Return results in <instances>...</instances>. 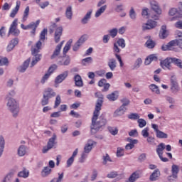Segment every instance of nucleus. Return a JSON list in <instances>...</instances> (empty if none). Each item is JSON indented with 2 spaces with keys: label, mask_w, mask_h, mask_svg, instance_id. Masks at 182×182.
<instances>
[{
  "label": "nucleus",
  "mask_w": 182,
  "mask_h": 182,
  "mask_svg": "<svg viewBox=\"0 0 182 182\" xmlns=\"http://www.w3.org/2000/svg\"><path fill=\"white\" fill-rule=\"evenodd\" d=\"M95 96L97 97L98 100H97L95 109L92 117L90 127L91 134H96L100 130H103L107 124V119H106V115H105V114H102L99 117L100 110H102V106L103 105V95L96 92Z\"/></svg>",
  "instance_id": "f257e3e1"
},
{
  "label": "nucleus",
  "mask_w": 182,
  "mask_h": 182,
  "mask_svg": "<svg viewBox=\"0 0 182 182\" xmlns=\"http://www.w3.org/2000/svg\"><path fill=\"white\" fill-rule=\"evenodd\" d=\"M46 36V28H44L40 34V40L36 43L34 46L31 48V53L33 55V58L30 64V68H33L41 59H42V55L38 54L41 49H42V42L45 41Z\"/></svg>",
  "instance_id": "f03ea898"
},
{
  "label": "nucleus",
  "mask_w": 182,
  "mask_h": 182,
  "mask_svg": "<svg viewBox=\"0 0 182 182\" xmlns=\"http://www.w3.org/2000/svg\"><path fill=\"white\" fill-rule=\"evenodd\" d=\"M7 100L6 106L8 110L11 112L14 117H18L19 114V102L14 98H10Z\"/></svg>",
  "instance_id": "7ed1b4c3"
},
{
  "label": "nucleus",
  "mask_w": 182,
  "mask_h": 182,
  "mask_svg": "<svg viewBox=\"0 0 182 182\" xmlns=\"http://www.w3.org/2000/svg\"><path fill=\"white\" fill-rule=\"evenodd\" d=\"M173 46H178L181 49H182V39H176L172 40L167 45H163L161 46L162 50H173L174 48Z\"/></svg>",
  "instance_id": "20e7f679"
},
{
  "label": "nucleus",
  "mask_w": 182,
  "mask_h": 182,
  "mask_svg": "<svg viewBox=\"0 0 182 182\" xmlns=\"http://www.w3.org/2000/svg\"><path fill=\"white\" fill-rule=\"evenodd\" d=\"M21 33L19 29H18V18L14 19L12 22L9 31V36L10 34L14 35V36H18Z\"/></svg>",
  "instance_id": "39448f33"
},
{
  "label": "nucleus",
  "mask_w": 182,
  "mask_h": 182,
  "mask_svg": "<svg viewBox=\"0 0 182 182\" xmlns=\"http://www.w3.org/2000/svg\"><path fill=\"white\" fill-rule=\"evenodd\" d=\"M171 90L173 95H176V93L180 91V87L178 86V82H177L176 75L171 77Z\"/></svg>",
  "instance_id": "423d86ee"
},
{
  "label": "nucleus",
  "mask_w": 182,
  "mask_h": 182,
  "mask_svg": "<svg viewBox=\"0 0 182 182\" xmlns=\"http://www.w3.org/2000/svg\"><path fill=\"white\" fill-rule=\"evenodd\" d=\"M166 149V145L164 143H161L157 146L156 153L160 159L164 163H167L168 159L163 157V151Z\"/></svg>",
  "instance_id": "0eeeda50"
},
{
  "label": "nucleus",
  "mask_w": 182,
  "mask_h": 182,
  "mask_svg": "<svg viewBox=\"0 0 182 182\" xmlns=\"http://www.w3.org/2000/svg\"><path fill=\"white\" fill-rule=\"evenodd\" d=\"M41 20H37L36 22L33 21L27 25V31L31 29V34L32 36H35V34L36 33V28L39 26Z\"/></svg>",
  "instance_id": "6e6552de"
},
{
  "label": "nucleus",
  "mask_w": 182,
  "mask_h": 182,
  "mask_svg": "<svg viewBox=\"0 0 182 182\" xmlns=\"http://www.w3.org/2000/svg\"><path fill=\"white\" fill-rule=\"evenodd\" d=\"M171 63H173V58H166L165 60L161 61L160 65L162 69L171 70Z\"/></svg>",
  "instance_id": "1a4fd4ad"
},
{
  "label": "nucleus",
  "mask_w": 182,
  "mask_h": 182,
  "mask_svg": "<svg viewBox=\"0 0 182 182\" xmlns=\"http://www.w3.org/2000/svg\"><path fill=\"white\" fill-rule=\"evenodd\" d=\"M178 171H180V169L178 168V166L174 165V164L172 165V167H171L172 175L168 176V181L171 182L174 181V179L177 178L178 177Z\"/></svg>",
  "instance_id": "9d476101"
},
{
  "label": "nucleus",
  "mask_w": 182,
  "mask_h": 182,
  "mask_svg": "<svg viewBox=\"0 0 182 182\" xmlns=\"http://www.w3.org/2000/svg\"><path fill=\"white\" fill-rule=\"evenodd\" d=\"M84 42H86V36H82L77 41L73 46V52H77L79 48L83 45Z\"/></svg>",
  "instance_id": "9b49d317"
},
{
  "label": "nucleus",
  "mask_w": 182,
  "mask_h": 182,
  "mask_svg": "<svg viewBox=\"0 0 182 182\" xmlns=\"http://www.w3.org/2000/svg\"><path fill=\"white\" fill-rule=\"evenodd\" d=\"M97 144V142L92 139H88L87 144L84 147V153L89 154L90 151H92V149H93V146H96Z\"/></svg>",
  "instance_id": "f8f14e48"
},
{
  "label": "nucleus",
  "mask_w": 182,
  "mask_h": 182,
  "mask_svg": "<svg viewBox=\"0 0 182 182\" xmlns=\"http://www.w3.org/2000/svg\"><path fill=\"white\" fill-rule=\"evenodd\" d=\"M157 26V22L154 21H149L147 23L142 26V31H149L154 29Z\"/></svg>",
  "instance_id": "ddd939ff"
},
{
  "label": "nucleus",
  "mask_w": 182,
  "mask_h": 182,
  "mask_svg": "<svg viewBox=\"0 0 182 182\" xmlns=\"http://www.w3.org/2000/svg\"><path fill=\"white\" fill-rule=\"evenodd\" d=\"M63 32V28L62 26L58 27L55 29V35H54V41L55 43H59L60 41V36H62V33Z\"/></svg>",
  "instance_id": "4468645a"
},
{
  "label": "nucleus",
  "mask_w": 182,
  "mask_h": 182,
  "mask_svg": "<svg viewBox=\"0 0 182 182\" xmlns=\"http://www.w3.org/2000/svg\"><path fill=\"white\" fill-rule=\"evenodd\" d=\"M69 75V71H65L63 73L58 75L55 79V83H62L63 80H65Z\"/></svg>",
  "instance_id": "2eb2a0df"
},
{
  "label": "nucleus",
  "mask_w": 182,
  "mask_h": 182,
  "mask_svg": "<svg viewBox=\"0 0 182 182\" xmlns=\"http://www.w3.org/2000/svg\"><path fill=\"white\" fill-rule=\"evenodd\" d=\"M98 86H100V87H104L103 90H102V92H107V90H109L110 88V84L107 83V80L105 78L101 79L98 82Z\"/></svg>",
  "instance_id": "dca6fc26"
},
{
  "label": "nucleus",
  "mask_w": 182,
  "mask_h": 182,
  "mask_svg": "<svg viewBox=\"0 0 182 182\" xmlns=\"http://www.w3.org/2000/svg\"><path fill=\"white\" fill-rule=\"evenodd\" d=\"M141 16L144 18L146 16H148L149 18H152V19H154L155 21H157L159 19L158 15H153L151 13H149V9L145 8L142 9L141 11Z\"/></svg>",
  "instance_id": "f3484780"
},
{
  "label": "nucleus",
  "mask_w": 182,
  "mask_h": 182,
  "mask_svg": "<svg viewBox=\"0 0 182 182\" xmlns=\"http://www.w3.org/2000/svg\"><path fill=\"white\" fill-rule=\"evenodd\" d=\"M55 144H56V134H53V136L48 141L46 151L53 149Z\"/></svg>",
  "instance_id": "a211bd4d"
},
{
  "label": "nucleus",
  "mask_w": 182,
  "mask_h": 182,
  "mask_svg": "<svg viewBox=\"0 0 182 182\" xmlns=\"http://www.w3.org/2000/svg\"><path fill=\"white\" fill-rule=\"evenodd\" d=\"M29 63H31V58H28L23 63V64L18 68V72L21 73H25V72H26V69L29 68Z\"/></svg>",
  "instance_id": "6ab92c4d"
},
{
  "label": "nucleus",
  "mask_w": 182,
  "mask_h": 182,
  "mask_svg": "<svg viewBox=\"0 0 182 182\" xmlns=\"http://www.w3.org/2000/svg\"><path fill=\"white\" fill-rule=\"evenodd\" d=\"M64 41H61L58 45H57L53 55H51V59H55V58L59 56V54L60 53V49H62V46H63Z\"/></svg>",
  "instance_id": "aec40b11"
},
{
  "label": "nucleus",
  "mask_w": 182,
  "mask_h": 182,
  "mask_svg": "<svg viewBox=\"0 0 182 182\" xmlns=\"http://www.w3.org/2000/svg\"><path fill=\"white\" fill-rule=\"evenodd\" d=\"M28 153V147L25 145H21L17 149V154L19 157H23Z\"/></svg>",
  "instance_id": "412c9836"
},
{
  "label": "nucleus",
  "mask_w": 182,
  "mask_h": 182,
  "mask_svg": "<svg viewBox=\"0 0 182 182\" xmlns=\"http://www.w3.org/2000/svg\"><path fill=\"white\" fill-rule=\"evenodd\" d=\"M151 7L152 11L157 15H161V9H160V6L159 4L156 2L151 3Z\"/></svg>",
  "instance_id": "4be33fe9"
},
{
  "label": "nucleus",
  "mask_w": 182,
  "mask_h": 182,
  "mask_svg": "<svg viewBox=\"0 0 182 182\" xmlns=\"http://www.w3.org/2000/svg\"><path fill=\"white\" fill-rule=\"evenodd\" d=\"M75 84L77 87H83V80H82V77L79 74H77L74 77Z\"/></svg>",
  "instance_id": "5701e85b"
},
{
  "label": "nucleus",
  "mask_w": 182,
  "mask_h": 182,
  "mask_svg": "<svg viewBox=\"0 0 182 182\" xmlns=\"http://www.w3.org/2000/svg\"><path fill=\"white\" fill-rule=\"evenodd\" d=\"M77 153H78V149H76L73 151L72 156L68 159L67 167H70L72 166V164H73V161H75V156H77Z\"/></svg>",
  "instance_id": "b1692460"
},
{
  "label": "nucleus",
  "mask_w": 182,
  "mask_h": 182,
  "mask_svg": "<svg viewBox=\"0 0 182 182\" xmlns=\"http://www.w3.org/2000/svg\"><path fill=\"white\" fill-rule=\"evenodd\" d=\"M159 36L161 39H166L167 36H168V34L167 33V26H162L161 31L159 32Z\"/></svg>",
  "instance_id": "393cba45"
},
{
  "label": "nucleus",
  "mask_w": 182,
  "mask_h": 182,
  "mask_svg": "<svg viewBox=\"0 0 182 182\" xmlns=\"http://www.w3.org/2000/svg\"><path fill=\"white\" fill-rule=\"evenodd\" d=\"M160 177V170H154L149 177L150 181H156Z\"/></svg>",
  "instance_id": "a878e982"
},
{
  "label": "nucleus",
  "mask_w": 182,
  "mask_h": 182,
  "mask_svg": "<svg viewBox=\"0 0 182 182\" xmlns=\"http://www.w3.org/2000/svg\"><path fill=\"white\" fill-rule=\"evenodd\" d=\"M140 174H141V173L139 171H136L132 173V174L129 178V182L136 181V180H137V178H140Z\"/></svg>",
  "instance_id": "bb28decb"
},
{
  "label": "nucleus",
  "mask_w": 182,
  "mask_h": 182,
  "mask_svg": "<svg viewBox=\"0 0 182 182\" xmlns=\"http://www.w3.org/2000/svg\"><path fill=\"white\" fill-rule=\"evenodd\" d=\"M117 91H114V92L107 95V99H108L109 102H115V100H117V99H119V95H117Z\"/></svg>",
  "instance_id": "cd10ccee"
},
{
  "label": "nucleus",
  "mask_w": 182,
  "mask_h": 182,
  "mask_svg": "<svg viewBox=\"0 0 182 182\" xmlns=\"http://www.w3.org/2000/svg\"><path fill=\"white\" fill-rule=\"evenodd\" d=\"M18 176L22 178H28L29 177V170L23 168L21 171L18 172Z\"/></svg>",
  "instance_id": "c85d7f7f"
},
{
  "label": "nucleus",
  "mask_w": 182,
  "mask_h": 182,
  "mask_svg": "<svg viewBox=\"0 0 182 182\" xmlns=\"http://www.w3.org/2000/svg\"><path fill=\"white\" fill-rule=\"evenodd\" d=\"M92 10L88 11L85 14L84 18H82L81 23H82V25H86V23H87V22H89V19H90V18H92Z\"/></svg>",
  "instance_id": "c756f323"
},
{
  "label": "nucleus",
  "mask_w": 182,
  "mask_h": 182,
  "mask_svg": "<svg viewBox=\"0 0 182 182\" xmlns=\"http://www.w3.org/2000/svg\"><path fill=\"white\" fill-rule=\"evenodd\" d=\"M20 6H21V1H17L16 7L11 11L10 14L11 18H15L16 14H18V11H19Z\"/></svg>",
  "instance_id": "7c9ffc66"
},
{
  "label": "nucleus",
  "mask_w": 182,
  "mask_h": 182,
  "mask_svg": "<svg viewBox=\"0 0 182 182\" xmlns=\"http://www.w3.org/2000/svg\"><path fill=\"white\" fill-rule=\"evenodd\" d=\"M73 42V39H70L66 43L65 47L63 48V55H66V53H68V52H69V50L70 49V46H72Z\"/></svg>",
  "instance_id": "2f4dec72"
},
{
  "label": "nucleus",
  "mask_w": 182,
  "mask_h": 182,
  "mask_svg": "<svg viewBox=\"0 0 182 182\" xmlns=\"http://www.w3.org/2000/svg\"><path fill=\"white\" fill-rule=\"evenodd\" d=\"M5 150V139L4 137H0V158L4 155Z\"/></svg>",
  "instance_id": "473e14b6"
},
{
  "label": "nucleus",
  "mask_w": 182,
  "mask_h": 182,
  "mask_svg": "<svg viewBox=\"0 0 182 182\" xmlns=\"http://www.w3.org/2000/svg\"><path fill=\"white\" fill-rule=\"evenodd\" d=\"M65 16L69 21H72V17L73 16V11H72V6H68L65 11Z\"/></svg>",
  "instance_id": "72a5a7b5"
},
{
  "label": "nucleus",
  "mask_w": 182,
  "mask_h": 182,
  "mask_svg": "<svg viewBox=\"0 0 182 182\" xmlns=\"http://www.w3.org/2000/svg\"><path fill=\"white\" fill-rule=\"evenodd\" d=\"M116 65H117L116 59L111 58L109 60L108 66H109L110 70H112V71L114 70V69H116V66H117Z\"/></svg>",
  "instance_id": "f704fd0d"
},
{
  "label": "nucleus",
  "mask_w": 182,
  "mask_h": 182,
  "mask_svg": "<svg viewBox=\"0 0 182 182\" xmlns=\"http://www.w3.org/2000/svg\"><path fill=\"white\" fill-rule=\"evenodd\" d=\"M143 63V60H141V58H138L133 67H132V70H136V69H139V68H140V66H141V64Z\"/></svg>",
  "instance_id": "c9c22d12"
},
{
  "label": "nucleus",
  "mask_w": 182,
  "mask_h": 182,
  "mask_svg": "<svg viewBox=\"0 0 182 182\" xmlns=\"http://www.w3.org/2000/svg\"><path fill=\"white\" fill-rule=\"evenodd\" d=\"M56 69H58V65H56V64L52 65L48 70L46 73V79H48V77H49V76H50V75H52V73H53L54 70H56Z\"/></svg>",
  "instance_id": "e433bc0d"
},
{
  "label": "nucleus",
  "mask_w": 182,
  "mask_h": 182,
  "mask_svg": "<svg viewBox=\"0 0 182 182\" xmlns=\"http://www.w3.org/2000/svg\"><path fill=\"white\" fill-rule=\"evenodd\" d=\"M56 96V92L53 91L52 88H48L46 92V97L48 99H52V97H55Z\"/></svg>",
  "instance_id": "4c0bfd02"
},
{
  "label": "nucleus",
  "mask_w": 182,
  "mask_h": 182,
  "mask_svg": "<svg viewBox=\"0 0 182 182\" xmlns=\"http://www.w3.org/2000/svg\"><path fill=\"white\" fill-rule=\"evenodd\" d=\"M145 45L146 46V48H148V49H153V48H154V46H156V42L152 41L151 38H149L146 41Z\"/></svg>",
  "instance_id": "58836bf2"
},
{
  "label": "nucleus",
  "mask_w": 182,
  "mask_h": 182,
  "mask_svg": "<svg viewBox=\"0 0 182 182\" xmlns=\"http://www.w3.org/2000/svg\"><path fill=\"white\" fill-rule=\"evenodd\" d=\"M107 8V5H104L102 6H101L95 13V18H99V16H100V15H102L103 14V12H105V11H106V9Z\"/></svg>",
  "instance_id": "ea45409f"
},
{
  "label": "nucleus",
  "mask_w": 182,
  "mask_h": 182,
  "mask_svg": "<svg viewBox=\"0 0 182 182\" xmlns=\"http://www.w3.org/2000/svg\"><path fill=\"white\" fill-rule=\"evenodd\" d=\"M14 172H9L7 173L4 178L2 180L4 182H11L12 181V178H14Z\"/></svg>",
  "instance_id": "a19ab883"
},
{
  "label": "nucleus",
  "mask_w": 182,
  "mask_h": 182,
  "mask_svg": "<svg viewBox=\"0 0 182 182\" xmlns=\"http://www.w3.org/2000/svg\"><path fill=\"white\" fill-rule=\"evenodd\" d=\"M28 16H29V6H27L24 10L21 21L26 22L28 20Z\"/></svg>",
  "instance_id": "79ce46f5"
},
{
  "label": "nucleus",
  "mask_w": 182,
  "mask_h": 182,
  "mask_svg": "<svg viewBox=\"0 0 182 182\" xmlns=\"http://www.w3.org/2000/svg\"><path fill=\"white\" fill-rule=\"evenodd\" d=\"M172 63H174L179 69H182V60L181 59L173 58Z\"/></svg>",
  "instance_id": "37998d69"
},
{
  "label": "nucleus",
  "mask_w": 182,
  "mask_h": 182,
  "mask_svg": "<svg viewBox=\"0 0 182 182\" xmlns=\"http://www.w3.org/2000/svg\"><path fill=\"white\" fill-rule=\"evenodd\" d=\"M149 89L154 93H156V95H160V90L159 89V87L157 85L151 84V85H149Z\"/></svg>",
  "instance_id": "c03bdc74"
},
{
  "label": "nucleus",
  "mask_w": 182,
  "mask_h": 182,
  "mask_svg": "<svg viewBox=\"0 0 182 182\" xmlns=\"http://www.w3.org/2000/svg\"><path fill=\"white\" fill-rule=\"evenodd\" d=\"M156 137H158V139H167L168 135L164 133L163 131L159 130L156 132Z\"/></svg>",
  "instance_id": "a18cd8bd"
},
{
  "label": "nucleus",
  "mask_w": 182,
  "mask_h": 182,
  "mask_svg": "<svg viewBox=\"0 0 182 182\" xmlns=\"http://www.w3.org/2000/svg\"><path fill=\"white\" fill-rule=\"evenodd\" d=\"M92 62H93V58H92V57H88L82 60V65L86 66L87 65L92 63Z\"/></svg>",
  "instance_id": "49530a36"
},
{
  "label": "nucleus",
  "mask_w": 182,
  "mask_h": 182,
  "mask_svg": "<svg viewBox=\"0 0 182 182\" xmlns=\"http://www.w3.org/2000/svg\"><path fill=\"white\" fill-rule=\"evenodd\" d=\"M16 95L15 90H11L6 96V100H9V99H14V96Z\"/></svg>",
  "instance_id": "de8ad7c7"
},
{
  "label": "nucleus",
  "mask_w": 182,
  "mask_h": 182,
  "mask_svg": "<svg viewBox=\"0 0 182 182\" xmlns=\"http://www.w3.org/2000/svg\"><path fill=\"white\" fill-rule=\"evenodd\" d=\"M129 17L132 19V21H136V18H137V14H136L134 8L133 7H131L129 11Z\"/></svg>",
  "instance_id": "09e8293b"
},
{
  "label": "nucleus",
  "mask_w": 182,
  "mask_h": 182,
  "mask_svg": "<svg viewBox=\"0 0 182 182\" xmlns=\"http://www.w3.org/2000/svg\"><path fill=\"white\" fill-rule=\"evenodd\" d=\"M128 119H130L131 120H139L140 116L137 113H131L128 115Z\"/></svg>",
  "instance_id": "8fccbe9b"
},
{
  "label": "nucleus",
  "mask_w": 182,
  "mask_h": 182,
  "mask_svg": "<svg viewBox=\"0 0 182 182\" xmlns=\"http://www.w3.org/2000/svg\"><path fill=\"white\" fill-rule=\"evenodd\" d=\"M137 123L140 129H142V127H144L147 124V122H146V120L140 118L137 120Z\"/></svg>",
  "instance_id": "3c124183"
},
{
  "label": "nucleus",
  "mask_w": 182,
  "mask_h": 182,
  "mask_svg": "<svg viewBox=\"0 0 182 182\" xmlns=\"http://www.w3.org/2000/svg\"><path fill=\"white\" fill-rule=\"evenodd\" d=\"M62 100L60 99V95H57L55 101V105H54V109H57L58 107L60 105Z\"/></svg>",
  "instance_id": "603ef678"
},
{
  "label": "nucleus",
  "mask_w": 182,
  "mask_h": 182,
  "mask_svg": "<svg viewBox=\"0 0 182 182\" xmlns=\"http://www.w3.org/2000/svg\"><path fill=\"white\" fill-rule=\"evenodd\" d=\"M108 130H109V133H111V134H112V136H116V134H117V133H119V129H117V128H113L112 127H109Z\"/></svg>",
  "instance_id": "864d4df0"
},
{
  "label": "nucleus",
  "mask_w": 182,
  "mask_h": 182,
  "mask_svg": "<svg viewBox=\"0 0 182 182\" xmlns=\"http://www.w3.org/2000/svg\"><path fill=\"white\" fill-rule=\"evenodd\" d=\"M117 43L118 44L119 46L122 48V49L124 48H126V43L123 38H119Z\"/></svg>",
  "instance_id": "5fc2aeb1"
},
{
  "label": "nucleus",
  "mask_w": 182,
  "mask_h": 182,
  "mask_svg": "<svg viewBox=\"0 0 182 182\" xmlns=\"http://www.w3.org/2000/svg\"><path fill=\"white\" fill-rule=\"evenodd\" d=\"M107 161L112 162V159H110V156H109V154H106L105 156H103V164L106 165L107 164Z\"/></svg>",
  "instance_id": "6e6d98bb"
},
{
  "label": "nucleus",
  "mask_w": 182,
  "mask_h": 182,
  "mask_svg": "<svg viewBox=\"0 0 182 182\" xmlns=\"http://www.w3.org/2000/svg\"><path fill=\"white\" fill-rule=\"evenodd\" d=\"M109 33L112 38H116L117 36V28L109 30Z\"/></svg>",
  "instance_id": "4d7b16f0"
},
{
  "label": "nucleus",
  "mask_w": 182,
  "mask_h": 182,
  "mask_svg": "<svg viewBox=\"0 0 182 182\" xmlns=\"http://www.w3.org/2000/svg\"><path fill=\"white\" fill-rule=\"evenodd\" d=\"M149 127H146L145 129H144L142 131H141V135L143 136V137H144L145 139L149 137Z\"/></svg>",
  "instance_id": "13d9d810"
},
{
  "label": "nucleus",
  "mask_w": 182,
  "mask_h": 182,
  "mask_svg": "<svg viewBox=\"0 0 182 182\" xmlns=\"http://www.w3.org/2000/svg\"><path fill=\"white\" fill-rule=\"evenodd\" d=\"M176 14H178V9L176 8H172L168 11V15H170V16H174Z\"/></svg>",
  "instance_id": "bf43d9fd"
},
{
  "label": "nucleus",
  "mask_w": 182,
  "mask_h": 182,
  "mask_svg": "<svg viewBox=\"0 0 182 182\" xmlns=\"http://www.w3.org/2000/svg\"><path fill=\"white\" fill-rule=\"evenodd\" d=\"M8 65V58L0 57V66Z\"/></svg>",
  "instance_id": "052dcab7"
},
{
  "label": "nucleus",
  "mask_w": 182,
  "mask_h": 182,
  "mask_svg": "<svg viewBox=\"0 0 182 182\" xmlns=\"http://www.w3.org/2000/svg\"><path fill=\"white\" fill-rule=\"evenodd\" d=\"M121 102L122 103V105L124 106H129L130 105V100L126 97L121 100Z\"/></svg>",
  "instance_id": "680f3d73"
},
{
  "label": "nucleus",
  "mask_w": 182,
  "mask_h": 182,
  "mask_svg": "<svg viewBox=\"0 0 182 182\" xmlns=\"http://www.w3.org/2000/svg\"><path fill=\"white\" fill-rule=\"evenodd\" d=\"M124 149L122 148H117V157H122V156H124V152H123Z\"/></svg>",
  "instance_id": "e2e57ef3"
},
{
  "label": "nucleus",
  "mask_w": 182,
  "mask_h": 182,
  "mask_svg": "<svg viewBox=\"0 0 182 182\" xmlns=\"http://www.w3.org/2000/svg\"><path fill=\"white\" fill-rule=\"evenodd\" d=\"M129 136L130 137H134V136H139V132H137V129H132L129 132Z\"/></svg>",
  "instance_id": "0e129e2a"
},
{
  "label": "nucleus",
  "mask_w": 182,
  "mask_h": 182,
  "mask_svg": "<svg viewBox=\"0 0 182 182\" xmlns=\"http://www.w3.org/2000/svg\"><path fill=\"white\" fill-rule=\"evenodd\" d=\"M146 159V154H141L139 158H138V161H139V163H143V161H144Z\"/></svg>",
  "instance_id": "69168bd1"
},
{
  "label": "nucleus",
  "mask_w": 182,
  "mask_h": 182,
  "mask_svg": "<svg viewBox=\"0 0 182 182\" xmlns=\"http://www.w3.org/2000/svg\"><path fill=\"white\" fill-rule=\"evenodd\" d=\"M127 141H129V144H132V146H134V144H137V143H139L137 139H133L130 137L127 138Z\"/></svg>",
  "instance_id": "338daca9"
},
{
  "label": "nucleus",
  "mask_w": 182,
  "mask_h": 182,
  "mask_svg": "<svg viewBox=\"0 0 182 182\" xmlns=\"http://www.w3.org/2000/svg\"><path fill=\"white\" fill-rule=\"evenodd\" d=\"M176 28L178 29H182V21H178L175 23Z\"/></svg>",
  "instance_id": "774afa93"
}]
</instances>
